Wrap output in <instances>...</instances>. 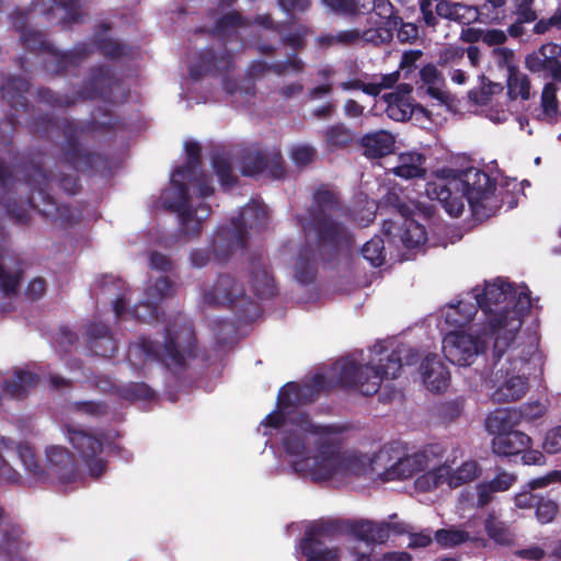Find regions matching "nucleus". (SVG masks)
Wrapping results in <instances>:
<instances>
[{
	"label": "nucleus",
	"instance_id": "23",
	"mask_svg": "<svg viewBox=\"0 0 561 561\" xmlns=\"http://www.w3.org/2000/svg\"><path fill=\"white\" fill-rule=\"evenodd\" d=\"M471 297V293H468L457 304H449L442 309L440 314L446 324L462 328L471 322L478 312V305Z\"/></svg>",
	"mask_w": 561,
	"mask_h": 561
},
{
	"label": "nucleus",
	"instance_id": "34",
	"mask_svg": "<svg viewBox=\"0 0 561 561\" xmlns=\"http://www.w3.org/2000/svg\"><path fill=\"white\" fill-rule=\"evenodd\" d=\"M305 64L302 60L293 57L284 62H277L274 65L268 66L265 61H254L250 69L249 73L251 77L255 78L259 77L270 70H273L277 75H284L287 72L291 73H300L304 71Z\"/></svg>",
	"mask_w": 561,
	"mask_h": 561
},
{
	"label": "nucleus",
	"instance_id": "35",
	"mask_svg": "<svg viewBox=\"0 0 561 561\" xmlns=\"http://www.w3.org/2000/svg\"><path fill=\"white\" fill-rule=\"evenodd\" d=\"M557 85L553 82H548L545 84L541 98H540V108L541 112L539 114L542 121L548 123L553 122L557 116L561 113L559 112V102L557 99Z\"/></svg>",
	"mask_w": 561,
	"mask_h": 561
},
{
	"label": "nucleus",
	"instance_id": "13",
	"mask_svg": "<svg viewBox=\"0 0 561 561\" xmlns=\"http://www.w3.org/2000/svg\"><path fill=\"white\" fill-rule=\"evenodd\" d=\"M266 206L253 201L249 203L241 211L240 217L232 221V229L221 228L214 239V251L219 256H224L234 247H242L245 240V229L249 227L261 228L266 224Z\"/></svg>",
	"mask_w": 561,
	"mask_h": 561
},
{
	"label": "nucleus",
	"instance_id": "59",
	"mask_svg": "<svg viewBox=\"0 0 561 561\" xmlns=\"http://www.w3.org/2000/svg\"><path fill=\"white\" fill-rule=\"evenodd\" d=\"M100 49L105 56L112 58L119 57L125 54V46L113 39L103 41L100 44Z\"/></svg>",
	"mask_w": 561,
	"mask_h": 561
},
{
	"label": "nucleus",
	"instance_id": "47",
	"mask_svg": "<svg viewBox=\"0 0 561 561\" xmlns=\"http://www.w3.org/2000/svg\"><path fill=\"white\" fill-rule=\"evenodd\" d=\"M231 60L229 56H222L219 60H206L202 59L201 65L191 66L190 76L193 79H198L203 72L226 71L229 69Z\"/></svg>",
	"mask_w": 561,
	"mask_h": 561
},
{
	"label": "nucleus",
	"instance_id": "46",
	"mask_svg": "<svg viewBox=\"0 0 561 561\" xmlns=\"http://www.w3.org/2000/svg\"><path fill=\"white\" fill-rule=\"evenodd\" d=\"M213 168L224 187H230L234 182L231 163L225 152L217 153L213 158Z\"/></svg>",
	"mask_w": 561,
	"mask_h": 561
},
{
	"label": "nucleus",
	"instance_id": "42",
	"mask_svg": "<svg viewBox=\"0 0 561 561\" xmlns=\"http://www.w3.org/2000/svg\"><path fill=\"white\" fill-rule=\"evenodd\" d=\"M374 0H323V3L337 13H365Z\"/></svg>",
	"mask_w": 561,
	"mask_h": 561
},
{
	"label": "nucleus",
	"instance_id": "63",
	"mask_svg": "<svg viewBox=\"0 0 561 561\" xmlns=\"http://www.w3.org/2000/svg\"><path fill=\"white\" fill-rule=\"evenodd\" d=\"M515 554L523 559L539 561L545 557L546 552L539 546H530L525 549L517 550Z\"/></svg>",
	"mask_w": 561,
	"mask_h": 561
},
{
	"label": "nucleus",
	"instance_id": "7",
	"mask_svg": "<svg viewBox=\"0 0 561 561\" xmlns=\"http://www.w3.org/2000/svg\"><path fill=\"white\" fill-rule=\"evenodd\" d=\"M195 335L191 322L178 316L167 327L162 345L142 337L129 346L127 357L136 369L150 362H162L170 369H175L182 367L186 357L193 355Z\"/></svg>",
	"mask_w": 561,
	"mask_h": 561
},
{
	"label": "nucleus",
	"instance_id": "39",
	"mask_svg": "<svg viewBox=\"0 0 561 561\" xmlns=\"http://www.w3.org/2000/svg\"><path fill=\"white\" fill-rule=\"evenodd\" d=\"M253 289L260 298L272 297L275 294L274 279L265 266H257L252 275Z\"/></svg>",
	"mask_w": 561,
	"mask_h": 561
},
{
	"label": "nucleus",
	"instance_id": "56",
	"mask_svg": "<svg viewBox=\"0 0 561 561\" xmlns=\"http://www.w3.org/2000/svg\"><path fill=\"white\" fill-rule=\"evenodd\" d=\"M345 558L342 561H371L368 549H360L355 542L344 545Z\"/></svg>",
	"mask_w": 561,
	"mask_h": 561
},
{
	"label": "nucleus",
	"instance_id": "51",
	"mask_svg": "<svg viewBox=\"0 0 561 561\" xmlns=\"http://www.w3.org/2000/svg\"><path fill=\"white\" fill-rule=\"evenodd\" d=\"M4 257L0 260V286L8 295L13 294L20 282V273L18 271L8 272Z\"/></svg>",
	"mask_w": 561,
	"mask_h": 561
},
{
	"label": "nucleus",
	"instance_id": "18",
	"mask_svg": "<svg viewBox=\"0 0 561 561\" xmlns=\"http://www.w3.org/2000/svg\"><path fill=\"white\" fill-rule=\"evenodd\" d=\"M534 0H486L482 10L490 14L492 20H503L508 15H517L518 23H530L537 19L533 10Z\"/></svg>",
	"mask_w": 561,
	"mask_h": 561
},
{
	"label": "nucleus",
	"instance_id": "37",
	"mask_svg": "<svg viewBox=\"0 0 561 561\" xmlns=\"http://www.w3.org/2000/svg\"><path fill=\"white\" fill-rule=\"evenodd\" d=\"M92 337V348L96 354L108 356L115 350V343L108 336V329L104 324H93L89 328Z\"/></svg>",
	"mask_w": 561,
	"mask_h": 561
},
{
	"label": "nucleus",
	"instance_id": "49",
	"mask_svg": "<svg viewBox=\"0 0 561 561\" xmlns=\"http://www.w3.org/2000/svg\"><path fill=\"white\" fill-rule=\"evenodd\" d=\"M558 504L550 499H539L536 503V517L541 524L551 523L558 514Z\"/></svg>",
	"mask_w": 561,
	"mask_h": 561
},
{
	"label": "nucleus",
	"instance_id": "15",
	"mask_svg": "<svg viewBox=\"0 0 561 561\" xmlns=\"http://www.w3.org/2000/svg\"><path fill=\"white\" fill-rule=\"evenodd\" d=\"M299 550L306 561H342L345 558L344 546L332 543L330 528L323 524H312L307 528Z\"/></svg>",
	"mask_w": 561,
	"mask_h": 561
},
{
	"label": "nucleus",
	"instance_id": "30",
	"mask_svg": "<svg viewBox=\"0 0 561 561\" xmlns=\"http://www.w3.org/2000/svg\"><path fill=\"white\" fill-rule=\"evenodd\" d=\"M559 54L558 45L552 43L543 44L537 50L526 56V68L531 72L549 71Z\"/></svg>",
	"mask_w": 561,
	"mask_h": 561
},
{
	"label": "nucleus",
	"instance_id": "61",
	"mask_svg": "<svg viewBox=\"0 0 561 561\" xmlns=\"http://www.w3.org/2000/svg\"><path fill=\"white\" fill-rule=\"evenodd\" d=\"M506 38L502 30H482V42L490 46L503 44Z\"/></svg>",
	"mask_w": 561,
	"mask_h": 561
},
{
	"label": "nucleus",
	"instance_id": "44",
	"mask_svg": "<svg viewBox=\"0 0 561 561\" xmlns=\"http://www.w3.org/2000/svg\"><path fill=\"white\" fill-rule=\"evenodd\" d=\"M435 539L444 548L455 547L472 539L469 533L463 529L448 528L435 533Z\"/></svg>",
	"mask_w": 561,
	"mask_h": 561
},
{
	"label": "nucleus",
	"instance_id": "41",
	"mask_svg": "<svg viewBox=\"0 0 561 561\" xmlns=\"http://www.w3.org/2000/svg\"><path fill=\"white\" fill-rule=\"evenodd\" d=\"M488 536L496 543L508 545L512 542L513 537L506 525L499 520L493 513H490L484 523Z\"/></svg>",
	"mask_w": 561,
	"mask_h": 561
},
{
	"label": "nucleus",
	"instance_id": "27",
	"mask_svg": "<svg viewBox=\"0 0 561 561\" xmlns=\"http://www.w3.org/2000/svg\"><path fill=\"white\" fill-rule=\"evenodd\" d=\"M435 12L439 18L461 24H469L478 19V10L474 7L460 2L440 0L435 5Z\"/></svg>",
	"mask_w": 561,
	"mask_h": 561
},
{
	"label": "nucleus",
	"instance_id": "40",
	"mask_svg": "<svg viewBox=\"0 0 561 561\" xmlns=\"http://www.w3.org/2000/svg\"><path fill=\"white\" fill-rule=\"evenodd\" d=\"M515 412L508 410H499L491 413L485 421V427L491 433L496 435L508 432L512 427V419L515 416Z\"/></svg>",
	"mask_w": 561,
	"mask_h": 561
},
{
	"label": "nucleus",
	"instance_id": "21",
	"mask_svg": "<svg viewBox=\"0 0 561 561\" xmlns=\"http://www.w3.org/2000/svg\"><path fill=\"white\" fill-rule=\"evenodd\" d=\"M424 386L432 392L444 391L449 385V371L437 355H428L421 365Z\"/></svg>",
	"mask_w": 561,
	"mask_h": 561
},
{
	"label": "nucleus",
	"instance_id": "10",
	"mask_svg": "<svg viewBox=\"0 0 561 561\" xmlns=\"http://www.w3.org/2000/svg\"><path fill=\"white\" fill-rule=\"evenodd\" d=\"M102 290L104 295L116 296L113 301V310L116 317L130 316L139 321L150 322L158 318L159 305L162 300L172 295L173 285L164 276L158 277L154 282L149 280L144 289L142 297L130 309L126 308L129 298H127V289L122 279H116L113 276L104 277Z\"/></svg>",
	"mask_w": 561,
	"mask_h": 561
},
{
	"label": "nucleus",
	"instance_id": "4",
	"mask_svg": "<svg viewBox=\"0 0 561 561\" xmlns=\"http://www.w3.org/2000/svg\"><path fill=\"white\" fill-rule=\"evenodd\" d=\"M425 194L428 198L438 201L453 217L462 214L465 198L477 220L495 215L502 205L495 182L477 169H468L461 175L442 171L426 183Z\"/></svg>",
	"mask_w": 561,
	"mask_h": 561
},
{
	"label": "nucleus",
	"instance_id": "57",
	"mask_svg": "<svg viewBox=\"0 0 561 561\" xmlns=\"http://www.w3.org/2000/svg\"><path fill=\"white\" fill-rule=\"evenodd\" d=\"M537 501V496L531 493V490L527 489L526 484L523 485L522 490L514 496L515 506L522 510L534 507Z\"/></svg>",
	"mask_w": 561,
	"mask_h": 561
},
{
	"label": "nucleus",
	"instance_id": "31",
	"mask_svg": "<svg viewBox=\"0 0 561 561\" xmlns=\"http://www.w3.org/2000/svg\"><path fill=\"white\" fill-rule=\"evenodd\" d=\"M38 383V376L28 370H15L11 379H5L3 392L11 398H23Z\"/></svg>",
	"mask_w": 561,
	"mask_h": 561
},
{
	"label": "nucleus",
	"instance_id": "6",
	"mask_svg": "<svg viewBox=\"0 0 561 561\" xmlns=\"http://www.w3.org/2000/svg\"><path fill=\"white\" fill-rule=\"evenodd\" d=\"M46 466L43 468L34 450L27 444H15L13 440L0 437V480L18 482L20 473L8 463L5 457L16 455L26 474L36 481L57 480L68 485L81 481L73 458L66 447L53 445L46 448Z\"/></svg>",
	"mask_w": 561,
	"mask_h": 561
},
{
	"label": "nucleus",
	"instance_id": "9",
	"mask_svg": "<svg viewBox=\"0 0 561 561\" xmlns=\"http://www.w3.org/2000/svg\"><path fill=\"white\" fill-rule=\"evenodd\" d=\"M106 413V407L96 402H76L68 407L64 420V434L78 457L85 466L89 477L100 478L106 470V461L102 457L105 440L103 435L92 434L78 428L75 423L89 417H99Z\"/></svg>",
	"mask_w": 561,
	"mask_h": 561
},
{
	"label": "nucleus",
	"instance_id": "20",
	"mask_svg": "<svg viewBox=\"0 0 561 561\" xmlns=\"http://www.w3.org/2000/svg\"><path fill=\"white\" fill-rule=\"evenodd\" d=\"M411 91V85L400 84L397 91L383 95L387 103L386 112L391 119L403 122L411 117L414 111Z\"/></svg>",
	"mask_w": 561,
	"mask_h": 561
},
{
	"label": "nucleus",
	"instance_id": "25",
	"mask_svg": "<svg viewBox=\"0 0 561 561\" xmlns=\"http://www.w3.org/2000/svg\"><path fill=\"white\" fill-rule=\"evenodd\" d=\"M394 144L396 136L385 129L367 133L360 139L364 154L368 158H381L391 153L394 149Z\"/></svg>",
	"mask_w": 561,
	"mask_h": 561
},
{
	"label": "nucleus",
	"instance_id": "22",
	"mask_svg": "<svg viewBox=\"0 0 561 561\" xmlns=\"http://www.w3.org/2000/svg\"><path fill=\"white\" fill-rule=\"evenodd\" d=\"M494 54L497 55L508 68V95L512 99L520 98L528 100L530 98V81L526 75L520 73L512 66L513 51L507 48H497L494 49Z\"/></svg>",
	"mask_w": 561,
	"mask_h": 561
},
{
	"label": "nucleus",
	"instance_id": "8",
	"mask_svg": "<svg viewBox=\"0 0 561 561\" xmlns=\"http://www.w3.org/2000/svg\"><path fill=\"white\" fill-rule=\"evenodd\" d=\"M535 351L534 341L523 343L520 340L501 355L493 351L496 362L491 374L483 377V386L493 401L511 402L523 398L527 390L525 368Z\"/></svg>",
	"mask_w": 561,
	"mask_h": 561
},
{
	"label": "nucleus",
	"instance_id": "50",
	"mask_svg": "<svg viewBox=\"0 0 561 561\" xmlns=\"http://www.w3.org/2000/svg\"><path fill=\"white\" fill-rule=\"evenodd\" d=\"M466 49L458 45H447L438 53V64L443 67L456 66L463 58Z\"/></svg>",
	"mask_w": 561,
	"mask_h": 561
},
{
	"label": "nucleus",
	"instance_id": "19",
	"mask_svg": "<svg viewBox=\"0 0 561 561\" xmlns=\"http://www.w3.org/2000/svg\"><path fill=\"white\" fill-rule=\"evenodd\" d=\"M206 305H241L243 306V289L229 275L220 276L214 286L203 295Z\"/></svg>",
	"mask_w": 561,
	"mask_h": 561
},
{
	"label": "nucleus",
	"instance_id": "38",
	"mask_svg": "<svg viewBox=\"0 0 561 561\" xmlns=\"http://www.w3.org/2000/svg\"><path fill=\"white\" fill-rule=\"evenodd\" d=\"M420 77L423 82L422 89H425L426 93L440 101L445 99L446 93L442 89V78L435 66L427 65L423 67Z\"/></svg>",
	"mask_w": 561,
	"mask_h": 561
},
{
	"label": "nucleus",
	"instance_id": "32",
	"mask_svg": "<svg viewBox=\"0 0 561 561\" xmlns=\"http://www.w3.org/2000/svg\"><path fill=\"white\" fill-rule=\"evenodd\" d=\"M399 232L402 245L409 250L421 251L426 243L427 233L424 226L413 219H404Z\"/></svg>",
	"mask_w": 561,
	"mask_h": 561
},
{
	"label": "nucleus",
	"instance_id": "55",
	"mask_svg": "<svg viewBox=\"0 0 561 561\" xmlns=\"http://www.w3.org/2000/svg\"><path fill=\"white\" fill-rule=\"evenodd\" d=\"M561 482V471L553 470L549 473L535 478L526 483L528 490L543 489L552 483Z\"/></svg>",
	"mask_w": 561,
	"mask_h": 561
},
{
	"label": "nucleus",
	"instance_id": "28",
	"mask_svg": "<svg viewBox=\"0 0 561 561\" xmlns=\"http://www.w3.org/2000/svg\"><path fill=\"white\" fill-rule=\"evenodd\" d=\"M425 157L416 151L402 152L397 158L392 172L402 179L421 178L425 174Z\"/></svg>",
	"mask_w": 561,
	"mask_h": 561
},
{
	"label": "nucleus",
	"instance_id": "64",
	"mask_svg": "<svg viewBox=\"0 0 561 561\" xmlns=\"http://www.w3.org/2000/svg\"><path fill=\"white\" fill-rule=\"evenodd\" d=\"M46 290V282L43 278H34L26 288V295L32 299L41 298Z\"/></svg>",
	"mask_w": 561,
	"mask_h": 561
},
{
	"label": "nucleus",
	"instance_id": "58",
	"mask_svg": "<svg viewBox=\"0 0 561 561\" xmlns=\"http://www.w3.org/2000/svg\"><path fill=\"white\" fill-rule=\"evenodd\" d=\"M340 87L344 91L362 90L366 94H369V95H373V96L377 95V85L376 84H370V82L369 83H364V82H362L360 80H357V79L344 81V82H342L340 84Z\"/></svg>",
	"mask_w": 561,
	"mask_h": 561
},
{
	"label": "nucleus",
	"instance_id": "16",
	"mask_svg": "<svg viewBox=\"0 0 561 561\" xmlns=\"http://www.w3.org/2000/svg\"><path fill=\"white\" fill-rule=\"evenodd\" d=\"M517 482L513 472L499 469L493 479L480 482L474 492L466 490L460 493L458 503L461 510H480L492 503L496 493L508 491Z\"/></svg>",
	"mask_w": 561,
	"mask_h": 561
},
{
	"label": "nucleus",
	"instance_id": "14",
	"mask_svg": "<svg viewBox=\"0 0 561 561\" xmlns=\"http://www.w3.org/2000/svg\"><path fill=\"white\" fill-rule=\"evenodd\" d=\"M482 474V467L477 460L469 459L456 468L436 465V468L419 476L414 481L415 490L431 492L446 483L449 488H459L470 483Z\"/></svg>",
	"mask_w": 561,
	"mask_h": 561
},
{
	"label": "nucleus",
	"instance_id": "33",
	"mask_svg": "<svg viewBox=\"0 0 561 561\" xmlns=\"http://www.w3.org/2000/svg\"><path fill=\"white\" fill-rule=\"evenodd\" d=\"M250 26L248 20H244L239 13L230 12L224 15L216 24L214 33L219 37L226 39L234 36L237 38L242 37L245 28Z\"/></svg>",
	"mask_w": 561,
	"mask_h": 561
},
{
	"label": "nucleus",
	"instance_id": "60",
	"mask_svg": "<svg viewBox=\"0 0 561 561\" xmlns=\"http://www.w3.org/2000/svg\"><path fill=\"white\" fill-rule=\"evenodd\" d=\"M399 80V72L394 71L388 75L380 76L379 78L375 77L370 84L377 85V95L383 90L391 88Z\"/></svg>",
	"mask_w": 561,
	"mask_h": 561
},
{
	"label": "nucleus",
	"instance_id": "54",
	"mask_svg": "<svg viewBox=\"0 0 561 561\" xmlns=\"http://www.w3.org/2000/svg\"><path fill=\"white\" fill-rule=\"evenodd\" d=\"M542 448L548 454L561 453V425L547 432L542 443Z\"/></svg>",
	"mask_w": 561,
	"mask_h": 561
},
{
	"label": "nucleus",
	"instance_id": "5",
	"mask_svg": "<svg viewBox=\"0 0 561 561\" xmlns=\"http://www.w3.org/2000/svg\"><path fill=\"white\" fill-rule=\"evenodd\" d=\"M184 149L186 163L172 172L171 185L162 192L160 201L164 208L179 214L181 230L187 236H194L201 231L210 209L205 203H199L196 208H193L186 184L190 183L199 197L210 196L214 193V187L209 184L206 175L198 171L199 144L186 141Z\"/></svg>",
	"mask_w": 561,
	"mask_h": 561
},
{
	"label": "nucleus",
	"instance_id": "45",
	"mask_svg": "<svg viewBox=\"0 0 561 561\" xmlns=\"http://www.w3.org/2000/svg\"><path fill=\"white\" fill-rule=\"evenodd\" d=\"M27 90V82L20 78L10 79L5 84L1 87L2 98L7 99L12 106L16 104H23L20 99L23 98V93H25Z\"/></svg>",
	"mask_w": 561,
	"mask_h": 561
},
{
	"label": "nucleus",
	"instance_id": "12",
	"mask_svg": "<svg viewBox=\"0 0 561 561\" xmlns=\"http://www.w3.org/2000/svg\"><path fill=\"white\" fill-rule=\"evenodd\" d=\"M491 339L493 336L488 328L474 324L469 328V331L454 330L447 333L443 339L442 347L447 360L454 365L467 367L486 350Z\"/></svg>",
	"mask_w": 561,
	"mask_h": 561
},
{
	"label": "nucleus",
	"instance_id": "36",
	"mask_svg": "<svg viewBox=\"0 0 561 561\" xmlns=\"http://www.w3.org/2000/svg\"><path fill=\"white\" fill-rule=\"evenodd\" d=\"M49 9L45 11L60 22H73L79 19L78 0H47Z\"/></svg>",
	"mask_w": 561,
	"mask_h": 561
},
{
	"label": "nucleus",
	"instance_id": "48",
	"mask_svg": "<svg viewBox=\"0 0 561 561\" xmlns=\"http://www.w3.org/2000/svg\"><path fill=\"white\" fill-rule=\"evenodd\" d=\"M267 167L266 160L260 151H250L243 158L242 173L244 175H256Z\"/></svg>",
	"mask_w": 561,
	"mask_h": 561
},
{
	"label": "nucleus",
	"instance_id": "24",
	"mask_svg": "<svg viewBox=\"0 0 561 561\" xmlns=\"http://www.w3.org/2000/svg\"><path fill=\"white\" fill-rule=\"evenodd\" d=\"M531 439L528 435L519 431H508L507 433L494 436L492 439V450L497 456H513L525 451L530 447Z\"/></svg>",
	"mask_w": 561,
	"mask_h": 561
},
{
	"label": "nucleus",
	"instance_id": "26",
	"mask_svg": "<svg viewBox=\"0 0 561 561\" xmlns=\"http://www.w3.org/2000/svg\"><path fill=\"white\" fill-rule=\"evenodd\" d=\"M352 533L356 538V542L367 543H382L391 533V527L388 523H375L371 520H359L352 526ZM351 542H354L352 540Z\"/></svg>",
	"mask_w": 561,
	"mask_h": 561
},
{
	"label": "nucleus",
	"instance_id": "43",
	"mask_svg": "<svg viewBox=\"0 0 561 561\" xmlns=\"http://www.w3.org/2000/svg\"><path fill=\"white\" fill-rule=\"evenodd\" d=\"M363 256L373 266H381L386 259L385 242L380 237H374L362 249Z\"/></svg>",
	"mask_w": 561,
	"mask_h": 561
},
{
	"label": "nucleus",
	"instance_id": "52",
	"mask_svg": "<svg viewBox=\"0 0 561 561\" xmlns=\"http://www.w3.org/2000/svg\"><path fill=\"white\" fill-rule=\"evenodd\" d=\"M290 158L298 168H304L316 158V149L308 145H297L291 148Z\"/></svg>",
	"mask_w": 561,
	"mask_h": 561
},
{
	"label": "nucleus",
	"instance_id": "17",
	"mask_svg": "<svg viewBox=\"0 0 561 561\" xmlns=\"http://www.w3.org/2000/svg\"><path fill=\"white\" fill-rule=\"evenodd\" d=\"M367 13L368 23L373 26L363 31L364 41L375 45L388 43L397 27L391 2L389 0H374Z\"/></svg>",
	"mask_w": 561,
	"mask_h": 561
},
{
	"label": "nucleus",
	"instance_id": "53",
	"mask_svg": "<svg viewBox=\"0 0 561 561\" xmlns=\"http://www.w3.org/2000/svg\"><path fill=\"white\" fill-rule=\"evenodd\" d=\"M328 142L333 147H342L352 141V134L344 125L330 127L327 131Z\"/></svg>",
	"mask_w": 561,
	"mask_h": 561
},
{
	"label": "nucleus",
	"instance_id": "3",
	"mask_svg": "<svg viewBox=\"0 0 561 561\" xmlns=\"http://www.w3.org/2000/svg\"><path fill=\"white\" fill-rule=\"evenodd\" d=\"M343 211L335 195L325 190L314 194V205L309 218L302 220V229L310 248L299 251L295 263V277L300 283H309L313 276L317 253L324 255L348 249L353 238L341 221Z\"/></svg>",
	"mask_w": 561,
	"mask_h": 561
},
{
	"label": "nucleus",
	"instance_id": "62",
	"mask_svg": "<svg viewBox=\"0 0 561 561\" xmlns=\"http://www.w3.org/2000/svg\"><path fill=\"white\" fill-rule=\"evenodd\" d=\"M421 12L425 25L435 28L438 22V15L432 10V3L430 0H423L421 2Z\"/></svg>",
	"mask_w": 561,
	"mask_h": 561
},
{
	"label": "nucleus",
	"instance_id": "1",
	"mask_svg": "<svg viewBox=\"0 0 561 561\" xmlns=\"http://www.w3.org/2000/svg\"><path fill=\"white\" fill-rule=\"evenodd\" d=\"M400 353L379 342L369 350V362L365 365L346 357L330 369L314 374L304 385L288 382L278 392L277 409L261 422L259 431L264 436H272L274 431L279 433L284 461L304 479L323 482L379 476L381 466L376 463V455L342 451L334 427L313 423L297 408L335 386L355 389L364 396L376 393L383 379L398 377L402 368Z\"/></svg>",
	"mask_w": 561,
	"mask_h": 561
},
{
	"label": "nucleus",
	"instance_id": "29",
	"mask_svg": "<svg viewBox=\"0 0 561 561\" xmlns=\"http://www.w3.org/2000/svg\"><path fill=\"white\" fill-rule=\"evenodd\" d=\"M22 530L18 527L3 529L0 538V554L8 557L9 561H24L26 543L21 538Z\"/></svg>",
	"mask_w": 561,
	"mask_h": 561
},
{
	"label": "nucleus",
	"instance_id": "11",
	"mask_svg": "<svg viewBox=\"0 0 561 561\" xmlns=\"http://www.w3.org/2000/svg\"><path fill=\"white\" fill-rule=\"evenodd\" d=\"M445 449L438 444H431L412 455H403L399 445L383 446L376 454V463H380L379 478L383 481L403 480L417 472L436 468Z\"/></svg>",
	"mask_w": 561,
	"mask_h": 561
},
{
	"label": "nucleus",
	"instance_id": "2",
	"mask_svg": "<svg viewBox=\"0 0 561 561\" xmlns=\"http://www.w3.org/2000/svg\"><path fill=\"white\" fill-rule=\"evenodd\" d=\"M471 295L484 314L483 327L493 336L495 354H503L512 343L522 339L523 318L531 307L528 287L496 278L485 282L483 287H474Z\"/></svg>",
	"mask_w": 561,
	"mask_h": 561
}]
</instances>
